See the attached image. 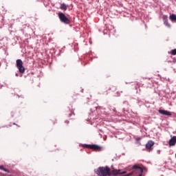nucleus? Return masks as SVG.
I'll use <instances>...</instances> for the list:
<instances>
[{
    "instance_id": "nucleus-1",
    "label": "nucleus",
    "mask_w": 176,
    "mask_h": 176,
    "mask_svg": "<svg viewBox=\"0 0 176 176\" xmlns=\"http://www.w3.org/2000/svg\"><path fill=\"white\" fill-rule=\"evenodd\" d=\"M96 173L98 176H111V169L108 166H100L99 167Z\"/></svg>"
},
{
    "instance_id": "nucleus-2",
    "label": "nucleus",
    "mask_w": 176,
    "mask_h": 176,
    "mask_svg": "<svg viewBox=\"0 0 176 176\" xmlns=\"http://www.w3.org/2000/svg\"><path fill=\"white\" fill-rule=\"evenodd\" d=\"M16 68L19 69L20 74H24L25 72V67L23 65V60L21 59H17L16 60Z\"/></svg>"
},
{
    "instance_id": "nucleus-3",
    "label": "nucleus",
    "mask_w": 176,
    "mask_h": 176,
    "mask_svg": "<svg viewBox=\"0 0 176 176\" xmlns=\"http://www.w3.org/2000/svg\"><path fill=\"white\" fill-rule=\"evenodd\" d=\"M58 17L61 23H64V24H69L70 23L69 19H68V17L65 16V14H64V13L59 12Z\"/></svg>"
},
{
    "instance_id": "nucleus-4",
    "label": "nucleus",
    "mask_w": 176,
    "mask_h": 176,
    "mask_svg": "<svg viewBox=\"0 0 176 176\" xmlns=\"http://www.w3.org/2000/svg\"><path fill=\"white\" fill-rule=\"evenodd\" d=\"M83 146L89 149H93L94 151H101V147L96 144H84Z\"/></svg>"
},
{
    "instance_id": "nucleus-5",
    "label": "nucleus",
    "mask_w": 176,
    "mask_h": 176,
    "mask_svg": "<svg viewBox=\"0 0 176 176\" xmlns=\"http://www.w3.org/2000/svg\"><path fill=\"white\" fill-rule=\"evenodd\" d=\"M119 174H126V171L122 172V170L116 169L111 171V175H119Z\"/></svg>"
},
{
    "instance_id": "nucleus-6",
    "label": "nucleus",
    "mask_w": 176,
    "mask_h": 176,
    "mask_svg": "<svg viewBox=\"0 0 176 176\" xmlns=\"http://www.w3.org/2000/svg\"><path fill=\"white\" fill-rule=\"evenodd\" d=\"M155 145V142L152 140H149L146 144V148L148 149L149 151H152V146Z\"/></svg>"
},
{
    "instance_id": "nucleus-7",
    "label": "nucleus",
    "mask_w": 176,
    "mask_h": 176,
    "mask_svg": "<svg viewBox=\"0 0 176 176\" xmlns=\"http://www.w3.org/2000/svg\"><path fill=\"white\" fill-rule=\"evenodd\" d=\"M158 112L159 113H161V115H164L165 116H171V113L166 110L160 109Z\"/></svg>"
},
{
    "instance_id": "nucleus-8",
    "label": "nucleus",
    "mask_w": 176,
    "mask_h": 176,
    "mask_svg": "<svg viewBox=\"0 0 176 176\" xmlns=\"http://www.w3.org/2000/svg\"><path fill=\"white\" fill-rule=\"evenodd\" d=\"M169 146H174L176 144V136H173L172 138L169 140Z\"/></svg>"
},
{
    "instance_id": "nucleus-9",
    "label": "nucleus",
    "mask_w": 176,
    "mask_h": 176,
    "mask_svg": "<svg viewBox=\"0 0 176 176\" xmlns=\"http://www.w3.org/2000/svg\"><path fill=\"white\" fill-rule=\"evenodd\" d=\"M60 8L61 10H67V5H65V3L60 4Z\"/></svg>"
},
{
    "instance_id": "nucleus-10",
    "label": "nucleus",
    "mask_w": 176,
    "mask_h": 176,
    "mask_svg": "<svg viewBox=\"0 0 176 176\" xmlns=\"http://www.w3.org/2000/svg\"><path fill=\"white\" fill-rule=\"evenodd\" d=\"M170 19L172 21H176V16H175V14H172L170 16Z\"/></svg>"
},
{
    "instance_id": "nucleus-11",
    "label": "nucleus",
    "mask_w": 176,
    "mask_h": 176,
    "mask_svg": "<svg viewBox=\"0 0 176 176\" xmlns=\"http://www.w3.org/2000/svg\"><path fill=\"white\" fill-rule=\"evenodd\" d=\"M164 25L168 27V28H170V23H168V21L167 19H164Z\"/></svg>"
},
{
    "instance_id": "nucleus-12",
    "label": "nucleus",
    "mask_w": 176,
    "mask_h": 176,
    "mask_svg": "<svg viewBox=\"0 0 176 176\" xmlns=\"http://www.w3.org/2000/svg\"><path fill=\"white\" fill-rule=\"evenodd\" d=\"M0 170H3V171H6V173H10V171H9V170L3 167V166H0Z\"/></svg>"
},
{
    "instance_id": "nucleus-13",
    "label": "nucleus",
    "mask_w": 176,
    "mask_h": 176,
    "mask_svg": "<svg viewBox=\"0 0 176 176\" xmlns=\"http://www.w3.org/2000/svg\"><path fill=\"white\" fill-rule=\"evenodd\" d=\"M170 54H172V56H176V49L172 50L170 51Z\"/></svg>"
},
{
    "instance_id": "nucleus-14",
    "label": "nucleus",
    "mask_w": 176,
    "mask_h": 176,
    "mask_svg": "<svg viewBox=\"0 0 176 176\" xmlns=\"http://www.w3.org/2000/svg\"><path fill=\"white\" fill-rule=\"evenodd\" d=\"M134 170H133V173H136V174H140V170H137V168H133Z\"/></svg>"
},
{
    "instance_id": "nucleus-15",
    "label": "nucleus",
    "mask_w": 176,
    "mask_h": 176,
    "mask_svg": "<svg viewBox=\"0 0 176 176\" xmlns=\"http://www.w3.org/2000/svg\"><path fill=\"white\" fill-rule=\"evenodd\" d=\"M65 123H67V124H69V121L66 120V121H65Z\"/></svg>"
},
{
    "instance_id": "nucleus-16",
    "label": "nucleus",
    "mask_w": 176,
    "mask_h": 176,
    "mask_svg": "<svg viewBox=\"0 0 176 176\" xmlns=\"http://www.w3.org/2000/svg\"><path fill=\"white\" fill-rule=\"evenodd\" d=\"M113 111H116V109H114Z\"/></svg>"
},
{
    "instance_id": "nucleus-17",
    "label": "nucleus",
    "mask_w": 176,
    "mask_h": 176,
    "mask_svg": "<svg viewBox=\"0 0 176 176\" xmlns=\"http://www.w3.org/2000/svg\"><path fill=\"white\" fill-rule=\"evenodd\" d=\"M16 76H19V74H16Z\"/></svg>"
}]
</instances>
